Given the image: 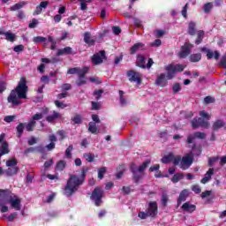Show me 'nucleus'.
Here are the masks:
<instances>
[{"label": "nucleus", "instance_id": "f257e3e1", "mask_svg": "<svg viewBox=\"0 0 226 226\" xmlns=\"http://www.w3.org/2000/svg\"><path fill=\"white\" fill-rule=\"evenodd\" d=\"M8 204L15 211L22 209V200L19 196L13 194L11 191L5 189L0 190V211L1 213H8Z\"/></svg>", "mask_w": 226, "mask_h": 226}, {"label": "nucleus", "instance_id": "f03ea898", "mask_svg": "<svg viewBox=\"0 0 226 226\" xmlns=\"http://www.w3.org/2000/svg\"><path fill=\"white\" fill-rule=\"evenodd\" d=\"M26 98H27V85L26 78H21L16 89L11 92L8 102L12 105H20L19 100H26Z\"/></svg>", "mask_w": 226, "mask_h": 226}, {"label": "nucleus", "instance_id": "7ed1b4c3", "mask_svg": "<svg viewBox=\"0 0 226 226\" xmlns=\"http://www.w3.org/2000/svg\"><path fill=\"white\" fill-rule=\"evenodd\" d=\"M86 177V170H82L81 175L77 177L72 175L67 182V185L64 188V195L67 197H72V194L79 190V186L84 183Z\"/></svg>", "mask_w": 226, "mask_h": 226}, {"label": "nucleus", "instance_id": "20e7f679", "mask_svg": "<svg viewBox=\"0 0 226 226\" xmlns=\"http://www.w3.org/2000/svg\"><path fill=\"white\" fill-rule=\"evenodd\" d=\"M200 117L194 118L192 121V128H209V122L208 120L211 119V115H209L207 112L202 110L200 111Z\"/></svg>", "mask_w": 226, "mask_h": 226}, {"label": "nucleus", "instance_id": "39448f33", "mask_svg": "<svg viewBox=\"0 0 226 226\" xmlns=\"http://www.w3.org/2000/svg\"><path fill=\"white\" fill-rule=\"evenodd\" d=\"M196 151V154L199 156V154H200V153H202V150H200V147H193L192 148V152L187 154L185 156H184L180 161H179V167L180 169H182L183 170H186V169H188L192 163H193V153H195Z\"/></svg>", "mask_w": 226, "mask_h": 226}, {"label": "nucleus", "instance_id": "423d86ee", "mask_svg": "<svg viewBox=\"0 0 226 226\" xmlns=\"http://www.w3.org/2000/svg\"><path fill=\"white\" fill-rule=\"evenodd\" d=\"M149 163H151V160H147L139 167H137L135 164L131 165V171L133 174L134 181L136 183H139L140 178H142V176H144V170L147 169V165H149Z\"/></svg>", "mask_w": 226, "mask_h": 226}, {"label": "nucleus", "instance_id": "0eeeda50", "mask_svg": "<svg viewBox=\"0 0 226 226\" xmlns=\"http://www.w3.org/2000/svg\"><path fill=\"white\" fill-rule=\"evenodd\" d=\"M186 68V65L184 64H170L165 67L167 72L168 80H172L176 77V73H181Z\"/></svg>", "mask_w": 226, "mask_h": 226}, {"label": "nucleus", "instance_id": "6e6552de", "mask_svg": "<svg viewBox=\"0 0 226 226\" xmlns=\"http://www.w3.org/2000/svg\"><path fill=\"white\" fill-rule=\"evenodd\" d=\"M103 198V191L100 188H95L92 192L91 199L95 206H102V199Z\"/></svg>", "mask_w": 226, "mask_h": 226}, {"label": "nucleus", "instance_id": "1a4fd4ad", "mask_svg": "<svg viewBox=\"0 0 226 226\" xmlns=\"http://www.w3.org/2000/svg\"><path fill=\"white\" fill-rule=\"evenodd\" d=\"M49 41L51 43V49L54 50V45H56V41L52 36H49L48 39L41 36L34 37L33 42L34 43H42L43 47H47V42Z\"/></svg>", "mask_w": 226, "mask_h": 226}, {"label": "nucleus", "instance_id": "9d476101", "mask_svg": "<svg viewBox=\"0 0 226 226\" xmlns=\"http://www.w3.org/2000/svg\"><path fill=\"white\" fill-rule=\"evenodd\" d=\"M154 62H153V59L149 58L147 64H146V58L144 56L139 55L137 57L136 64L137 66H139V68H151L153 66Z\"/></svg>", "mask_w": 226, "mask_h": 226}, {"label": "nucleus", "instance_id": "9b49d317", "mask_svg": "<svg viewBox=\"0 0 226 226\" xmlns=\"http://www.w3.org/2000/svg\"><path fill=\"white\" fill-rule=\"evenodd\" d=\"M127 77L130 82H136L138 85H140L142 82V74L135 71H129L127 72Z\"/></svg>", "mask_w": 226, "mask_h": 226}, {"label": "nucleus", "instance_id": "f8f14e48", "mask_svg": "<svg viewBox=\"0 0 226 226\" xmlns=\"http://www.w3.org/2000/svg\"><path fill=\"white\" fill-rule=\"evenodd\" d=\"M147 213L151 218H154L158 215V204L156 201H151L148 203Z\"/></svg>", "mask_w": 226, "mask_h": 226}, {"label": "nucleus", "instance_id": "ddd939ff", "mask_svg": "<svg viewBox=\"0 0 226 226\" xmlns=\"http://www.w3.org/2000/svg\"><path fill=\"white\" fill-rule=\"evenodd\" d=\"M172 162L174 165H179V162H181L180 156H174V154H169L168 155H164L162 158V163H170Z\"/></svg>", "mask_w": 226, "mask_h": 226}, {"label": "nucleus", "instance_id": "4468645a", "mask_svg": "<svg viewBox=\"0 0 226 226\" xmlns=\"http://www.w3.org/2000/svg\"><path fill=\"white\" fill-rule=\"evenodd\" d=\"M89 72V67H83V68H79V67H74L71 68L68 70L67 73L68 75H79L82 77V75H86Z\"/></svg>", "mask_w": 226, "mask_h": 226}, {"label": "nucleus", "instance_id": "2eb2a0df", "mask_svg": "<svg viewBox=\"0 0 226 226\" xmlns=\"http://www.w3.org/2000/svg\"><path fill=\"white\" fill-rule=\"evenodd\" d=\"M192 49H193V45L190 44V42H185V45L182 47L181 52L179 53V57H187Z\"/></svg>", "mask_w": 226, "mask_h": 226}, {"label": "nucleus", "instance_id": "dca6fc26", "mask_svg": "<svg viewBox=\"0 0 226 226\" xmlns=\"http://www.w3.org/2000/svg\"><path fill=\"white\" fill-rule=\"evenodd\" d=\"M104 57H105V51H100L99 53L93 56L92 64L95 65L102 64L103 63Z\"/></svg>", "mask_w": 226, "mask_h": 226}, {"label": "nucleus", "instance_id": "f3484780", "mask_svg": "<svg viewBox=\"0 0 226 226\" xmlns=\"http://www.w3.org/2000/svg\"><path fill=\"white\" fill-rule=\"evenodd\" d=\"M195 139H206V133L200 132H197L194 134H190L187 137L188 144H192L193 140H195Z\"/></svg>", "mask_w": 226, "mask_h": 226}, {"label": "nucleus", "instance_id": "a211bd4d", "mask_svg": "<svg viewBox=\"0 0 226 226\" xmlns=\"http://www.w3.org/2000/svg\"><path fill=\"white\" fill-rule=\"evenodd\" d=\"M155 84L157 86H160V87H165V86H167L168 81H167V77L165 76V73H162L159 76H157Z\"/></svg>", "mask_w": 226, "mask_h": 226}, {"label": "nucleus", "instance_id": "6ab92c4d", "mask_svg": "<svg viewBox=\"0 0 226 226\" xmlns=\"http://www.w3.org/2000/svg\"><path fill=\"white\" fill-rule=\"evenodd\" d=\"M201 52H207V59H213V57H215V59H219L220 57V53L218 51L213 52L206 48H201Z\"/></svg>", "mask_w": 226, "mask_h": 226}, {"label": "nucleus", "instance_id": "aec40b11", "mask_svg": "<svg viewBox=\"0 0 226 226\" xmlns=\"http://www.w3.org/2000/svg\"><path fill=\"white\" fill-rule=\"evenodd\" d=\"M213 174H215V169L210 168L205 174V177L201 179L202 185H206V183L211 181V176H213Z\"/></svg>", "mask_w": 226, "mask_h": 226}, {"label": "nucleus", "instance_id": "412c9836", "mask_svg": "<svg viewBox=\"0 0 226 226\" xmlns=\"http://www.w3.org/2000/svg\"><path fill=\"white\" fill-rule=\"evenodd\" d=\"M188 190H184L180 192V195L178 197L177 200V207H179V206H181V204H183V202H185L186 200V199H188Z\"/></svg>", "mask_w": 226, "mask_h": 226}, {"label": "nucleus", "instance_id": "4be33fe9", "mask_svg": "<svg viewBox=\"0 0 226 226\" xmlns=\"http://www.w3.org/2000/svg\"><path fill=\"white\" fill-rule=\"evenodd\" d=\"M182 209H183V211H186L187 213H193V211H195V209H197V207H195V205L190 204V202H185L182 206Z\"/></svg>", "mask_w": 226, "mask_h": 226}, {"label": "nucleus", "instance_id": "5701e85b", "mask_svg": "<svg viewBox=\"0 0 226 226\" xmlns=\"http://www.w3.org/2000/svg\"><path fill=\"white\" fill-rule=\"evenodd\" d=\"M139 50H144V43H142V42L135 43V44L130 49L131 54H135V52H139Z\"/></svg>", "mask_w": 226, "mask_h": 226}, {"label": "nucleus", "instance_id": "b1692460", "mask_svg": "<svg viewBox=\"0 0 226 226\" xmlns=\"http://www.w3.org/2000/svg\"><path fill=\"white\" fill-rule=\"evenodd\" d=\"M10 153V146L8 142L4 141L0 147V154L3 156L4 154H8Z\"/></svg>", "mask_w": 226, "mask_h": 226}, {"label": "nucleus", "instance_id": "393cba45", "mask_svg": "<svg viewBox=\"0 0 226 226\" xmlns=\"http://www.w3.org/2000/svg\"><path fill=\"white\" fill-rule=\"evenodd\" d=\"M84 41L85 43H87V45H94L96 40L91 37V34L87 32L84 34Z\"/></svg>", "mask_w": 226, "mask_h": 226}, {"label": "nucleus", "instance_id": "a878e982", "mask_svg": "<svg viewBox=\"0 0 226 226\" xmlns=\"http://www.w3.org/2000/svg\"><path fill=\"white\" fill-rule=\"evenodd\" d=\"M58 117H61V115L56 111H53V113L47 117L46 121L48 123H54L56 119H58Z\"/></svg>", "mask_w": 226, "mask_h": 226}, {"label": "nucleus", "instance_id": "bb28decb", "mask_svg": "<svg viewBox=\"0 0 226 226\" xmlns=\"http://www.w3.org/2000/svg\"><path fill=\"white\" fill-rule=\"evenodd\" d=\"M27 3L26 2H19L12 6H11L10 10L11 11H17V10H20L21 8H24Z\"/></svg>", "mask_w": 226, "mask_h": 226}, {"label": "nucleus", "instance_id": "cd10ccee", "mask_svg": "<svg viewBox=\"0 0 226 226\" xmlns=\"http://www.w3.org/2000/svg\"><path fill=\"white\" fill-rule=\"evenodd\" d=\"M200 59H202V55L200 53H196L190 56L191 63H199Z\"/></svg>", "mask_w": 226, "mask_h": 226}, {"label": "nucleus", "instance_id": "c85d7f7f", "mask_svg": "<svg viewBox=\"0 0 226 226\" xmlns=\"http://www.w3.org/2000/svg\"><path fill=\"white\" fill-rule=\"evenodd\" d=\"M64 54H72V48L71 47H65L62 49H59L56 53V56H63Z\"/></svg>", "mask_w": 226, "mask_h": 226}, {"label": "nucleus", "instance_id": "c756f323", "mask_svg": "<svg viewBox=\"0 0 226 226\" xmlns=\"http://www.w3.org/2000/svg\"><path fill=\"white\" fill-rule=\"evenodd\" d=\"M16 38H17V35H15V34L10 31L6 32L5 40H7V41H15Z\"/></svg>", "mask_w": 226, "mask_h": 226}, {"label": "nucleus", "instance_id": "7c9ffc66", "mask_svg": "<svg viewBox=\"0 0 226 226\" xmlns=\"http://www.w3.org/2000/svg\"><path fill=\"white\" fill-rule=\"evenodd\" d=\"M225 126V123L222 120H217L213 124L214 130H220V128H223Z\"/></svg>", "mask_w": 226, "mask_h": 226}, {"label": "nucleus", "instance_id": "2f4dec72", "mask_svg": "<svg viewBox=\"0 0 226 226\" xmlns=\"http://www.w3.org/2000/svg\"><path fill=\"white\" fill-rule=\"evenodd\" d=\"M88 131L91 133H96V132H98V128L96 127V123L94 122H90L88 124Z\"/></svg>", "mask_w": 226, "mask_h": 226}, {"label": "nucleus", "instance_id": "473e14b6", "mask_svg": "<svg viewBox=\"0 0 226 226\" xmlns=\"http://www.w3.org/2000/svg\"><path fill=\"white\" fill-rule=\"evenodd\" d=\"M188 33L191 34V36H193V34H195V22H189Z\"/></svg>", "mask_w": 226, "mask_h": 226}, {"label": "nucleus", "instance_id": "72a5a7b5", "mask_svg": "<svg viewBox=\"0 0 226 226\" xmlns=\"http://www.w3.org/2000/svg\"><path fill=\"white\" fill-rule=\"evenodd\" d=\"M72 121L74 123V124H82V116L80 115H75Z\"/></svg>", "mask_w": 226, "mask_h": 226}, {"label": "nucleus", "instance_id": "f704fd0d", "mask_svg": "<svg viewBox=\"0 0 226 226\" xmlns=\"http://www.w3.org/2000/svg\"><path fill=\"white\" fill-rule=\"evenodd\" d=\"M184 177L183 173H177L173 176L171 178L172 183H179L181 181V178Z\"/></svg>", "mask_w": 226, "mask_h": 226}, {"label": "nucleus", "instance_id": "c9c22d12", "mask_svg": "<svg viewBox=\"0 0 226 226\" xmlns=\"http://www.w3.org/2000/svg\"><path fill=\"white\" fill-rule=\"evenodd\" d=\"M197 34L196 45H200V43H202V40L204 39V31H199Z\"/></svg>", "mask_w": 226, "mask_h": 226}, {"label": "nucleus", "instance_id": "e433bc0d", "mask_svg": "<svg viewBox=\"0 0 226 226\" xmlns=\"http://www.w3.org/2000/svg\"><path fill=\"white\" fill-rule=\"evenodd\" d=\"M78 76H79V79L76 81L77 86H84L85 84L87 83V81L84 79L86 75H82V76L78 75Z\"/></svg>", "mask_w": 226, "mask_h": 226}, {"label": "nucleus", "instance_id": "4c0bfd02", "mask_svg": "<svg viewBox=\"0 0 226 226\" xmlns=\"http://www.w3.org/2000/svg\"><path fill=\"white\" fill-rule=\"evenodd\" d=\"M19 172V168L14 167V168H9L6 170L7 176H13L14 174H17Z\"/></svg>", "mask_w": 226, "mask_h": 226}, {"label": "nucleus", "instance_id": "58836bf2", "mask_svg": "<svg viewBox=\"0 0 226 226\" xmlns=\"http://www.w3.org/2000/svg\"><path fill=\"white\" fill-rule=\"evenodd\" d=\"M36 122L34 120H31L26 126V132H33V128H34Z\"/></svg>", "mask_w": 226, "mask_h": 226}, {"label": "nucleus", "instance_id": "ea45409f", "mask_svg": "<svg viewBox=\"0 0 226 226\" xmlns=\"http://www.w3.org/2000/svg\"><path fill=\"white\" fill-rule=\"evenodd\" d=\"M80 10L83 11L87 10V3H91V0H80Z\"/></svg>", "mask_w": 226, "mask_h": 226}, {"label": "nucleus", "instance_id": "a19ab883", "mask_svg": "<svg viewBox=\"0 0 226 226\" xmlns=\"http://www.w3.org/2000/svg\"><path fill=\"white\" fill-rule=\"evenodd\" d=\"M52 165H54V160L50 159L48 162H44V172H46V170H49V169H50V167H52Z\"/></svg>", "mask_w": 226, "mask_h": 226}, {"label": "nucleus", "instance_id": "79ce46f5", "mask_svg": "<svg viewBox=\"0 0 226 226\" xmlns=\"http://www.w3.org/2000/svg\"><path fill=\"white\" fill-rule=\"evenodd\" d=\"M105 172H107V168L102 167L98 170V177L99 179H103V176H105Z\"/></svg>", "mask_w": 226, "mask_h": 226}, {"label": "nucleus", "instance_id": "37998d69", "mask_svg": "<svg viewBox=\"0 0 226 226\" xmlns=\"http://www.w3.org/2000/svg\"><path fill=\"white\" fill-rule=\"evenodd\" d=\"M18 137H21L22 133H24V124L20 123L17 126Z\"/></svg>", "mask_w": 226, "mask_h": 226}, {"label": "nucleus", "instance_id": "c03bdc74", "mask_svg": "<svg viewBox=\"0 0 226 226\" xmlns=\"http://www.w3.org/2000/svg\"><path fill=\"white\" fill-rule=\"evenodd\" d=\"M66 167V162L64 161H60L56 164V170H63Z\"/></svg>", "mask_w": 226, "mask_h": 226}, {"label": "nucleus", "instance_id": "a18cd8bd", "mask_svg": "<svg viewBox=\"0 0 226 226\" xmlns=\"http://www.w3.org/2000/svg\"><path fill=\"white\" fill-rule=\"evenodd\" d=\"M123 94H124V92L120 90L119 91L120 103H121V105L124 106V105H126L127 102H126V99L124 98V96H123Z\"/></svg>", "mask_w": 226, "mask_h": 226}, {"label": "nucleus", "instance_id": "49530a36", "mask_svg": "<svg viewBox=\"0 0 226 226\" xmlns=\"http://www.w3.org/2000/svg\"><path fill=\"white\" fill-rule=\"evenodd\" d=\"M173 93L174 94H177V93H179V91H181V85H179V83H176L173 85Z\"/></svg>", "mask_w": 226, "mask_h": 226}, {"label": "nucleus", "instance_id": "de8ad7c7", "mask_svg": "<svg viewBox=\"0 0 226 226\" xmlns=\"http://www.w3.org/2000/svg\"><path fill=\"white\" fill-rule=\"evenodd\" d=\"M38 24H40V22H38V19H32L31 23L28 25V27L30 29H34V27H36V26H38Z\"/></svg>", "mask_w": 226, "mask_h": 226}, {"label": "nucleus", "instance_id": "09e8293b", "mask_svg": "<svg viewBox=\"0 0 226 226\" xmlns=\"http://www.w3.org/2000/svg\"><path fill=\"white\" fill-rule=\"evenodd\" d=\"M72 151H73V146H69L65 150V156L66 158H72Z\"/></svg>", "mask_w": 226, "mask_h": 226}, {"label": "nucleus", "instance_id": "8fccbe9b", "mask_svg": "<svg viewBox=\"0 0 226 226\" xmlns=\"http://www.w3.org/2000/svg\"><path fill=\"white\" fill-rule=\"evenodd\" d=\"M84 158L87 162H94V155L93 154H85Z\"/></svg>", "mask_w": 226, "mask_h": 226}, {"label": "nucleus", "instance_id": "3c124183", "mask_svg": "<svg viewBox=\"0 0 226 226\" xmlns=\"http://www.w3.org/2000/svg\"><path fill=\"white\" fill-rule=\"evenodd\" d=\"M213 8V4L212 3H207L204 5V11L205 13H209L211 11V9Z\"/></svg>", "mask_w": 226, "mask_h": 226}, {"label": "nucleus", "instance_id": "603ef678", "mask_svg": "<svg viewBox=\"0 0 226 226\" xmlns=\"http://www.w3.org/2000/svg\"><path fill=\"white\" fill-rule=\"evenodd\" d=\"M17 165V160L16 159H11L6 162L7 167H15Z\"/></svg>", "mask_w": 226, "mask_h": 226}, {"label": "nucleus", "instance_id": "864d4df0", "mask_svg": "<svg viewBox=\"0 0 226 226\" xmlns=\"http://www.w3.org/2000/svg\"><path fill=\"white\" fill-rule=\"evenodd\" d=\"M43 118V113H36L35 115H34L32 121H40V119Z\"/></svg>", "mask_w": 226, "mask_h": 226}, {"label": "nucleus", "instance_id": "5fc2aeb1", "mask_svg": "<svg viewBox=\"0 0 226 226\" xmlns=\"http://www.w3.org/2000/svg\"><path fill=\"white\" fill-rule=\"evenodd\" d=\"M102 94H103L102 90H96L94 92V96L95 100H100V98H102Z\"/></svg>", "mask_w": 226, "mask_h": 226}, {"label": "nucleus", "instance_id": "6e6d98bb", "mask_svg": "<svg viewBox=\"0 0 226 226\" xmlns=\"http://www.w3.org/2000/svg\"><path fill=\"white\" fill-rule=\"evenodd\" d=\"M16 116H6L4 118V121H5V123H11L13 120L16 119Z\"/></svg>", "mask_w": 226, "mask_h": 226}, {"label": "nucleus", "instance_id": "4d7b16f0", "mask_svg": "<svg viewBox=\"0 0 226 226\" xmlns=\"http://www.w3.org/2000/svg\"><path fill=\"white\" fill-rule=\"evenodd\" d=\"M138 216H139V218H140V220H146V218L149 217V215H147V212H139Z\"/></svg>", "mask_w": 226, "mask_h": 226}, {"label": "nucleus", "instance_id": "13d9d810", "mask_svg": "<svg viewBox=\"0 0 226 226\" xmlns=\"http://www.w3.org/2000/svg\"><path fill=\"white\" fill-rule=\"evenodd\" d=\"M205 103L209 104V103H215V97L212 96H207L204 99Z\"/></svg>", "mask_w": 226, "mask_h": 226}, {"label": "nucleus", "instance_id": "bf43d9fd", "mask_svg": "<svg viewBox=\"0 0 226 226\" xmlns=\"http://www.w3.org/2000/svg\"><path fill=\"white\" fill-rule=\"evenodd\" d=\"M55 105L58 107V109H66L67 105L59 101H55Z\"/></svg>", "mask_w": 226, "mask_h": 226}, {"label": "nucleus", "instance_id": "052dcab7", "mask_svg": "<svg viewBox=\"0 0 226 226\" xmlns=\"http://www.w3.org/2000/svg\"><path fill=\"white\" fill-rule=\"evenodd\" d=\"M220 66H222L226 70V54L222 57Z\"/></svg>", "mask_w": 226, "mask_h": 226}, {"label": "nucleus", "instance_id": "680f3d73", "mask_svg": "<svg viewBox=\"0 0 226 226\" xmlns=\"http://www.w3.org/2000/svg\"><path fill=\"white\" fill-rule=\"evenodd\" d=\"M162 206H167V202H169V196L167 194H162Z\"/></svg>", "mask_w": 226, "mask_h": 226}, {"label": "nucleus", "instance_id": "e2e57ef3", "mask_svg": "<svg viewBox=\"0 0 226 226\" xmlns=\"http://www.w3.org/2000/svg\"><path fill=\"white\" fill-rule=\"evenodd\" d=\"M187 11H188V4H186L182 10V15H183V17H185V19H186V17H188V15L186 14Z\"/></svg>", "mask_w": 226, "mask_h": 226}, {"label": "nucleus", "instance_id": "0e129e2a", "mask_svg": "<svg viewBox=\"0 0 226 226\" xmlns=\"http://www.w3.org/2000/svg\"><path fill=\"white\" fill-rule=\"evenodd\" d=\"M150 45H151V47H160V45H162V41L160 39H156Z\"/></svg>", "mask_w": 226, "mask_h": 226}, {"label": "nucleus", "instance_id": "69168bd1", "mask_svg": "<svg viewBox=\"0 0 226 226\" xmlns=\"http://www.w3.org/2000/svg\"><path fill=\"white\" fill-rule=\"evenodd\" d=\"M192 190L194 192V193H200V192H202L200 186L199 185H192Z\"/></svg>", "mask_w": 226, "mask_h": 226}, {"label": "nucleus", "instance_id": "338daca9", "mask_svg": "<svg viewBox=\"0 0 226 226\" xmlns=\"http://www.w3.org/2000/svg\"><path fill=\"white\" fill-rule=\"evenodd\" d=\"M13 50H14V52H22V50H24V45H22V44L18 45V46L14 47Z\"/></svg>", "mask_w": 226, "mask_h": 226}, {"label": "nucleus", "instance_id": "774afa93", "mask_svg": "<svg viewBox=\"0 0 226 226\" xmlns=\"http://www.w3.org/2000/svg\"><path fill=\"white\" fill-rule=\"evenodd\" d=\"M92 110H100V103L92 102Z\"/></svg>", "mask_w": 226, "mask_h": 226}]
</instances>
